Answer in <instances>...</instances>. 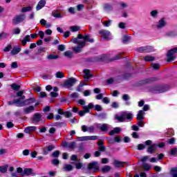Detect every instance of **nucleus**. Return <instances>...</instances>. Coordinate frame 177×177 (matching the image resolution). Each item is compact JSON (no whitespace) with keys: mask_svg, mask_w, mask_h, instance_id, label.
<instances>
[{"mask_svg":"<svg viewBox=\"0 0 177 177\" xmlns=\"http://www.w3.org/2000/svg\"><path fill=\"white\" fill-rule=\"evenodd\" d=\"M148 92L158 95L160 93H165L169 91V86L168 85H152L147 87Z\"/></svg>","mask_w":177,"mask_h":177,"instance_id":"1","label":"nucleus"},{"mask_svg":"<svg viewBox=\"0 0 177 177\" xmlns=\"http://www.w3.org/2000/svg\"><path fill=\"white\" fill-rule=\"evenodd\" d=\"M115 120H117L118 122H124L126 120L132 121L133 120V114L132 113L122 112L120 115H115Z\"/></svg>","mask_w":177,"mask_h":177,"instance_id":"2","label":"nucleus"},{"mask_svg":"<svg viewBox=\"0 0 177 177\" xmlns=\"http://www.w3.org/2000/svg\"><path fill=\"white\" fill-rule=\"evenodd\" d=\"M160 79L157 77H153L151 78H147L142 80L139 81L137 83L138 86H142V85H147V84H153V82H157Z\"/></svg>","mask_w":177,"mask_h":177,"instance_id":"3","label":"nucleus"},{"mask_svg":"<svg viewBox=\"0 0 177 177\" xmlns=\"http://www.w3.org/2000/svg\"><path fill=\"white\" fill-rule=\"evenodd\" d=\"M151 143L152 141L150 140L145 141L146 146H149L147 149V151L149 154H153V153H156V151L157 150V144L155 143L151 145Z\"/></svg>","mask_w":177,"mask_h":177,"instance_id":"4","label":"nucleus"},{"mask_svg":"<svg viewBox=\"0 0 177 177\" xmlns=\"http://www.w3.org/2000/svg\"><path fill=\"white\" fill-rule=\"evenodd\" d=\"M177 53V48L175 47L174 48L170 49L168 52H167V62L168 63H171V62H174V60H175V59H176V57H175L174 55H176Z\"/></svg>","mask_w":177,"mask_h":177,"instance_id":"5","label":"nucleus"},{"mask_svg":"<svg viewBox=\"0 0 177 177\" xmlns=\"http://www.w3.org/2000/svg\"><path fill=\"white\" fill-rule=\"evenodd\" d=\"M26 14L24 13L17 15L12 19V24L15 25L20 24V23H23L26 20Z\"/></svg>","mask_w":177,"mask_h":177,"instance_id":"6","label":"nucleus"},{"mask_svg":"<svg viewBox=\"0 0 177 177\" xmlns=\"http://www.w3.org/2000/svg\"><path fill=\"white\" fill-rule=\"evenodd\" d=\"M97 161L91 162L88 164L87 169L88 171H92L93 174H96L97 171H100V168L99 167Z\"/></svg>","mask_w":177,"mask_h":177,"instance_id":"7","label":"nucleus"},{"mask_svg":"<svg viewBox=\"0 0 177 177\" xmlns=\"http://www.w3.org/2000/svg\"><path fill=\"white\" fill-rule=\"evenodd\" d=\"M137 52L139 53H150L153 52V47L151 46H145L137 48Z\"/></svg>","mask_w":177,"mask_h":177,"instance_id":"8","label":"nucleus"},{"mask_svg":"<svg viewBox=\"0 0 177 177\" xmlns=\"http://www.w3.org/2000/svg\"><path fill=\"white\" fill-rule=\"evenodd\" d=\"M97 139H99L97 136H82L77 138V140L79 142H85L86 140H97Z\"/></svg>","mask_w":177,"mask_h":177,"instance_id":"9","label":"nucleus"},{"mask_svg":"<svg viewBox=\"0 0 177 177\" xmlns=\"http://www.w3.org/2000/svg\"><path fill=\"white\" fill-rule=\"evenodd\" d=\"M77 79L75 77H70L64 82V86H67L68 88H71V86H74L75 84L77 83Z\"/></svg>","mask_w":177,"mask_h":177,"instance_id":"10","label":"nucleus"},{"mask_svg":"<svg viewBox=\"0 0 177 177\" xmlns=\"http://www.w3.org/2000/svg\"><path fill=\"white\" fill-rule=\"evenodd\" d=\"M37 102L35 97H30L26 100H24V102H21V107H24V106H30V104H33Z\"/></svg>","mask_w":177,"mask_h":177,"instance_id":"11","label":"nucleus"},{"mask_svg":"<svg viewBox=\"0 0 177 177\" xmlns=\"http://www.w3.org/2000/svg\"><path fill=\"white\" fill-rule=\"evenodd\" d=\"M42 120V115L39 113H35L32 118V124H38Z\"/></svg>","mask_w":177,"mask_h":177,"instance_id":"12","label":"nucleus"},{"mask_svg":"<svg viewBox=\"0 0 177 177\" xmlns=\"http://www.w3.org/2000/svg\"><path fill=\"white\" fill-rule=\"evenodd\" d=\"M14 97H19L17 98V100H20V103H21L22 102H24V100H26V95H24V90H21L19 91H18L16 93V95L14 96Z\"/></svg>","mask_w":177,"mask_h":177,"instance_id":"13","label":"nucleus"},{"mask_svg":"<svg viewBox=\"0 0 177 177\" xmlns=\"http://www.w3.org/2000/svg\"><path fill=\"white\" fill-rule=\"evenodd\" d=\"M99 34L102 35V38H104V39L106 41V39H109V37H110L111 33H110V31L109 30H100Z\"/></svg>","mask_w":177,"mask_h":177,"instance_id":"14","label":"nucleus"},{"mask_svg":"<svg viewBox=\"0 0 177 177\" xmlns=\"http://www.w3.org/2000/svg\"><path fill=\"white\" fill-rule=\"evenodd\" d=\"M34 170L32 168H25L23 173H21V176H30L32 175Z\"/></svg>","mask_w":177,"mask_h":177,"instance_id":"15","label":"nucleus"},{"mask_svg":"<svg viewBox=\"0 0 177 177\" xmlns=\"http://www.w3.org/2000/svg\"><path fill=\"white\" fill-rule=\"evenodd\" d=\"M124 164H128V162H121L118 160H115L113 161V165L115 167V168H122Z\"/></svg>","mask_w":177,"mask_h":177,"instance_id":"16","label":"nucleus"},{"mask_svg":"<svg viewBox=\"0 0 177 177\" xmlns=\"http://www.w3.org/2000/svg\"><path fill=\"white\" fill-rule=\"evenodd\" d=\"M46 5V0H40L36 6V10H41V9H42L43 8H45Z\"/></svg>","mask_w":177,"mask_h":177,"instance_id":"17","label":"nucleus"},{"mask_svg":"<svg viewBox=\"0 0 177 177\" xmlns=\"http://www.w3.org/2000/svg\"><path fill=\"white\" fill-rule=\"evenodd\" d=\"M21 50V47L20 46H14L10 52V55L15 56V55H18V53Z\"/></svg>","mask_w":177,"mask_h":177,"instance_id":"18","label":"nucleus"},{"mask_svg":"<svg viewBox=\"0 0 177 177\" xmlns=\"http://www.w3.org/2000/svg\"><path fill=\"white\" fill-rule=\"evenodd\" d=\"M13 104H15L17 107H21L20 100L14 99L12 101H9L8 102V106H13Z\"/></svg>","mask_w":177,"mask_h":177,"instance_id":"19","label":"nucleus"},{"mask_svg":"<svg viewBox=\"0 0 177 177\" xmlns=\"http://www.w3.org/2000/svg\"><path fill=\"white\" fill-rule=\"evenodd\" d=\"M28 42H31V38H30V35H26L24 39L21 41V44L22 46H26Z\"/></svg>","mask_w":177,"mask_h":177,"instance_id":"20","label":"nucleus"},{"mask_svg":"<svg viewBox=\"0 0 177 177\" xmlns=\"http://www.w3.org/2000/svg\"><path fill=\"white\" fill-rule=\"evenodd\" d=\"M83 111L86 112V114H87V113H90L92 109H95V105H93L92 103H89L88 106H83Z\"/></svg>","mask_w":177,"mask_h":177,"instance_id":"21","label":"nucleus"},{"mask_svg":"<svg viewBox=\"0 0 177 177\" xmlns=\"http://www.w3.org/2000/svg\"><path fill=\"white\" fill-rule=\"evenodd\" d=\"M145 111L140 110L137 114L138 121H143V120H145Z\"/></svg>","mask_w":177,"mask_h":177,"instance_id":"22","label":"nucleus"},{"mask_svg":"<svg viewBox=\"0 0 177 177\" xmlns=\"http://www.w3.org/2000/svg\"><path fill=\"white\" fill-rule=\"evenodd\" d=\"M103 9L104 10H105V12H112L113 8V5L110 4V3H104L103 6Z\"/></svg>","mask_w":177,"mask_h":177,"instance_id":"23","label":"nucleus"},{"mask_svg":"<svg viewBox=\"0 0 177 177\" xmlns=\"http://www.w3.org/2000/svg\"><path fill=\"white\" fill-rule=\"evenodd\" d=\"M55 148V147L53 145H48L46 149L43 150L44 156H48V151H52V150H54Z\"/></svg>","mask_w":177,"mask_h":177,"instance_id":"24","label":"nucleus"},{"mask_svg":"<svg viewBox=\"0 0 177 177\" xmlns=\"http://www.w3.org/2000/svg\"><path fill=\"white\" fill-rule=\"evenodd\" d=\"M121 132V128L120 127H115L113 130L109 131L110 136H113V135H118Z\"/></svg>","mask_w":177,"mask_h":177,"instance_id":"25","label":"nucleus"},{"mask_svg":"<svg viewBox=\"0 0 177 177\" xmlns=\"http://www.w3.org/2000/svg\"><path fill=\"white\" fill-rule=\"evenodd\" d=\"M35 131H37V127L35 126L28 127L24 129L25 133H31V132H34Z\"/></svg>","mask_w":177,"mask_h":177,"instance_id":"26","label":"nucleus"},{"mask_svg":"<svg viewBox=\"0 0 177 177\" xmlns=\"http://www.w3.org/2000/svg\"><path fill=\"white\" fill-rule=\"evenodd\" d=\"M165 18H161L159 20L158 24L156 25L157 28H162V27H165Z\"/></svg>","mask_w":177,"mask_h":177,"instance_id":"27","label":"nucleus"},{"mask_svg":"<svg viewBox=\"0 0 177 177\" xmlns=\"http://www.w3.org/2000/svg\"><path fill=\"white\" fill-rule=\"evenodd\" d=\"M111 171V166L109 165H105L101 169V172L102 174H107L108 172H110Z\"/></svg>","mask_w":177,"mask_h":177,"instance_id":"28","label":"nucleus"},{"mask_svg":"<svg viewBox=\"0 0 177 177\" xmlns=\"http://www.w3.org/2000/svg\"><path fill=\"white\" fill-rule=\"evenodd\" d=\"M53 125L57 127V128H62V127H66L67 124L64 122H56Z\"/></svg>","mask_w":177,"mask_h":177,"instance_id":"29","label":"nucleus"},{"mask_svg":"<svg viewBox=\"0 0 177 177\" xmlns=\"http://www.w3.org/2000/svg\"><path fill=\"white\" fill-rule=\"evenodd\" d=\"M95 115L98 118H100V120H106L107 118V114H106L104 112L100 113L99 114L96 113Z\"/></svg>","mask_w":177,"mask_h":177,"instance_id":"30","label":"nucleus"},{"mask_svg":"<svg viewBox=\"0 0 177 177\" xmlns=\"http://www.w3.org/2000/svg\"><path fill=\"white\" fill-rule=\"evenodd\" d=\"M34 110H35V107L34 106H30L29 107L25 109L24 111L26 113V114H30V113H31V111H34Z\"/></svg>","mask_w":177,"mask_h":177,"instance_id":"31","label":"nucleus"},{"mask_svg":"<svg viewBox=\"0 0 177 177\" xmlns=\"http://www.w3.org/2000/svg\"><path fill=\"white\" fill-rule=\"evenodd\" d=\"M10 34L9 33H6L5 32H1L0 33V41H3V39H6V38H8V37H9Z\"/></svg>","mask_w":177,"mask_h":177,"instance_id":"32","label":"nucleus"},{"mask_svg":"<svg viewBox=\"0 0 177 177\" xmlns=\"http://www.w3.org/2000/svg\"><path fill=\"white\" fill-rule=\"evenodd\" d=\"M170 175H171L172 177H177V167L171 168Z\"/></svg>","mask_w":177,"mask_h":177,"instance_id":"33","label":"nucleus"},{"mask_svg":"<svg viewBox=\"0 0 177 177\" xmlns=\"http://www.w3.org/2000/svg\"><path fill=\"white\" fill-rule=\"evenodd\" d=\"M8 167H9L8 165L0 166V172L1 174H6L8 172Z\"/></svg>","mask_w":177,"mask_h":177,"instance_id":"34","label":"nucleus"},{"mask_svg":"<svg viewBox=\"0 0 177 177\" xmlns=\"http://www.w3.org/2000/svg\"><path fill=\"white\" fill-rule=\"evenodd\" d=\"M166 37H169L170 38H175L177 37V32L174 31H170L166 33Z\"/></svg>","mask_w":177,"mask_h":177,"instance_id":"35","label":"nucleus"},{"mask_svg":"<svg viewBox=\"0 0 177 177\" xmlns=\"http://www.w3.org/2000/svg\"><path fill=\"white\" fill-rule=\"evenodd\" d=\"M144 60L145 62H154L156 60V58L154 57L151 56V55H147L144 57Z\"/></svg>","mask_w":177,"mask_h":177,"instance_id":"36","label":"nucleus"},{"mask_svg":"<svg viewBox=\"0 0 177 177\" xmlns=\"http://www.w3.org/2000/svg\"><path fill=\"white\" fill-rule=\"evenodd\" d=\"M31 10H32V7L27 6V7L22 8L21 10V13H26L27 12H31Z\"/></svg>","mask_w":177,"mask_h":177,"instance_id":"37","label":"nucleus"},{"mask_svg":"<svg viewBox=\"0 0 177 177\" xmlns=\"http://www.w3.org/2000/svg\"><path fill=\"white\" fill-rule=\"evenodd\" d=\"M64 55L66 57H68V59H72V57H74V55H73V52H71V50L65 51Z\"/></svg>","mask_w":177,"mask_h":177,"instance_id":"38","label":"nucleus"},{"mask_svg":"<svg viewBox=\"0 0 177 177\" xmlns=\"http://www.w3.org/2000/svg\"><path fill=\"white\" fill-rule=\"evenodd\" d=\"M84 41L86 42H91V44H93L95 42V39L91 38V36L89 35L84 36Z\"/></svg>","mask_w":177,"mask_h":177,"instance_id":"39","label":"nucleus"},{"mask_svg":"<svg viewBox=\"0 0 177 177\" xmlns=\"http://www.w3.org/2000/svg\"><path fill=\"white\" fill-rule=\"evenodd\" d=\"M11 88L13 89V91H19L21 86L17 84L13 83L11 84Z\"/></svg>","mask_w":177,"mask_h":177,"instance_id":"40","label":"nucleus"},{"mask_svg":"<svg viewBox=\"0 0 177 177\" xmlns=\"http://www.w3.org/2000/svg\"><path fill=\"white\" fill-rule=\"evenodd\" d=\"M141 167L145 171H150V169H151V166H150L147 163H144Z\"/></svg>","mask_w":177,"mask_h":177,"instance_id":"41","label":"nucleus"},{"mask_svg":"<svg viewBox=\"0 0 177 177\" xmlns=\"http://www.w3.org/2000/svg\"><path fill=\"white\" fill-rule=\"evenodd\" d=\"M131 77H132L131 73H124L122 75V80H129V78H131Z\"/></svg>","mask_w":177,"mask_h":177,"instance_id":"42","label":"nucleus"},{"mask_svg":"<svg viewBox=\"0 0 177 177\" xmlns=\"http://www.w3.org/2000/svg\"><path fill=\"white\" fill-rule=\"evenodd\" d=\"M100 131H102V132H106L109 131V127H107V124H102L100 127Z\"/></svg>","mask_w":177,"mask_h":177,"instance_id":"43","label":"nucleus"},{"mask_svg":"<svg viewBox=\"0 0 177 177\" xmlns=\"http://www.w3.org/2000/svg\"><path fill=\"white\" fill-rule=\"evenodd\" d=\"M72 49L74 53H81L82 52V49L78 46L73 47Z\"/></svg>","mask_w":177,"mask_h":177,"instance_id":"44","label":"nucleus"},{"mask_svg":"<svg viewBox=\"0 0 177 177\" xmlns=\"http://www.w3.org/2000/svg\"><path fill=\"white\" fill-rule=\"evenodd\" d=\"M171 156H173L174 157H177V148H173L170 151Z\"/></svg>","mask_w":177,"mask_h":177,"instance_id":"45","label":"nucleus"},{"mask_svg":"<svg viewBox=\"0 0 177 177\" xmlns=\"http://www.w3.org/2000/svg\"><path fill=\"white\" fill-rule=\"evenodd\" d=\"M64 171H73L74 169V167L71 165H66L65 167L64 168Z\"/></svg>","mask_w":177,"mask_h":177,"instance_id":"46","label":"nucleus"},{"mask_svg":"<svg viewBox=\"0 0 177 177\" xmlns=\"http://www.w3.org/2000/svg\"><path fill=\"white\" fill-rule=\"evenodd\" d=\"M47 59L49 60H56V59H59V55H48Z\"/></svg>","mask_w":177,"mask_h":177,"instance_id":"47","label":"nucleus"},{"mask_svg":"<svg viewBox=\"0 0 177 177\" xmlns=\"http://www.w3.org/2000/svg\"><path fill=\"white\" fill-rule=\"evenodd\" d=\"M71 31H72V32H76L77 31H80V27L77 26H71Z\"/></svg>","mask_w":177,"mask_h":177,"instance_id":"48","label":"nucleus"},{"mask_svg":"<svg viewBox=\"0 0 177 177\" xmlns=\"http://www.w3.org/2000/svg\"><path fill=\"white\" fill-rule=\"evenodd\" d=\"M57 49L59 52H64V50H66V46L64 44H59Z\"/></svg>","mask_w":177,"mask_h":177,"instance_id":"49","label":"nucleus"},{"mask_svg":"<svg viewBox=\"0 0 177 177\" xmlns=\"http://www.w3.org/2000/svg\"><path fill=\"white\" fill-rule=\"evenodd\" d=\"M59 156H60V151H55L52 154L51 156L54 157L55 158H57V157H59Z\"/></svg>","mask_w":177,"mask_h":177,"instance_id":"50","label":"nucleus"},{"mask_svg":"<svg viewBox=\"0 0 177 177\" xmlns=\"http://www.w3.org/2000/svg\"><path fill=\"white\" fill-rule=\"evenodd\" d=\"M64 115L66 118H71V117H73V113L70 111H64Z\"/></svg>","mask_w":177,"mask_h":177,"instance_id":"51","label":"nucleus"},{"mask_svg":"<svg viewBox=\"0 0 177 177\" xmlns=\"http://www.w3.org/2000/svg\"><path fill=\"white\" fill-rule=\"evenodd\" d=\"M87 62H88V63H96V62H97V57L88 58Z\"/></svg>","mask_w":177,"mask_h":177,"instance_id":"52","label":"nucleus"},{"mask_svg":"<svg viewBox=\"0 0 177 177\" xmlns=\"http://www.w3.org/2000/svg\"><path fill=\"white\" fill-rule=\"evenodd\" d=\"M53 16L56 19H59L60 17H62V15L56 11H53Z\"/></svg>","mask_w":177,"mask_h":177,"instance_id":"53","label":"nucleus"},{"mask_svg":"<svg viewBox=\"0 0 177 177\" xmlns=\"http://www.w3.org/2000/svg\"><path fill=\"white\" fill-rule=\"evenodd\" d=\"M56 78H64V75L62 72L58 71L55 74Z\"/></svg>","mask_w":177,"mask_h":177,"instance_id":"54","label":"nucleus"},{"mask_svg":"<svg viewBox=\"0 0 177 177\" xmlns=\"http://www.w3.org/2000/svg\"><path fill=\"white\" fill-rule=\"evenodd\" d=\"M129 39H131V37H129L128 35H125L122 39L123 44H127V42H128V41H129Z\"/></svg>","mask_w":177,"mask_h":177,"instance_id":"55","label":"nucleus"},{"mask_svg":"<svg viewBox=\"0 0 177 177\" xmlns=\"http://www.w3.org/2000/svg\"><path fill=\"white\" fill-rule=\"evenodd\" d=\"M85 45H86V42L85 41L77 43V47L81 48L82 49L85 46Z\"/></svg>","mask_w":177,"mask_h":177,"instance_id":"56","label":"nucleus"},{"mask_svg":"<svg viewBox=\"0 0 177 177\" xmlns=\"http://www.w3.org/2000/svg\"><path fill=\"white\" fill-rule=\"evenodd\" d=\"M68 149H71L72 150L75 147V142H71L68 144Z\"/></svg>","mask_w":177,"mask_h":177,"instance_id":"57","label":"nucleus"},{"mask_svg":"<svg viewBox=\"0 0 177 177\" xmlns=\"http://www.w3.org/2000/svg\"><path fill=\"white\" fill-rule=\"evenodd\" d=\"M106 56L102 55L101 57H97V62H104L106 61Z\"/></svg>","mask_w":177,"mask_h":177,"instance_id":"58","label":"nucleus"},{"mask_svg":"<svg viewBox=\"0 0 177 177\" xmlns=\"http://www.w3.org/2000/svg\"><path fill=\"white\" fill-rule=\"evenodd\" d=\"M151 67H152L154 70H160V65L158 64H152L151 65Z\"/></svg>","mask_w":177,"mask_h":177,"instance_id":"59","label":"nucleus"},{"mask_svg":"<svg viewBox=\"0 0 177 177\" xmlns=\"http://www.w3.org/2000/svg\"><path fill=\"white\" fill-rule=\"evenodd\" d=\"M94 110H95L96 111H102L103 109L102 108V106H100V104H96L94 106Z\"/></svg>","mask_w":177,"mask_h":177,"instance_id":"60","label":"nucleus"},{"mask_svg":"<svg viewBox=\"0 0 177 177\" xmlns=\"http://www.w3.org/2000/svg\"><path fill=\"white\" fill-rule=\"evenodd\" d=\"M102 103H104L105 104H109V103H110V98H109L108 97H104L102 99Z\"/></svg>","mask_w":177,"mask_h":177,"instance_id":"61","label":"nucleus"},{"mask_svg":"<svg viewBox=\"0 0 177 177\" xmlns=\"http://www.w3.org/2000/svg\"><path fill=\"white\" fill-rule=\"evenodd\" d=\"M68 13H71V15H75V8H74L73 7H70L68 9Z\"/></svg>","mask_w":177,"mask_h":177,"instance_id":"62","label":"nucleus"},{"mask_svg":"<svg viewBox=\"0 0 177 177\" xmlns=\"http://www.w3.org/2000/svg\"><path fill=\"white\" fill-rule=\"evenodd\" d=\"M51 164H53V165H59V164H60V160L58 159H53L51 161Z\"/></svg>","mask_w":177,"mask_h":177,"instance_id":"63","label":"nucleus"},{"mask_svg":"<svg viewBox=\"0 0 177 177\" xmlns=\"http://www.w3.org/2000/svg\"><path fill=\"white\" fill-rule=\"evenodd\" d=\"M98 151H100V152L101 153H104V151H106V146H101V147H97Z\"/></svg>","mask_w":177,"mask_h":177,"instance_id":"64","label":"nucleus"}]
</instances>
